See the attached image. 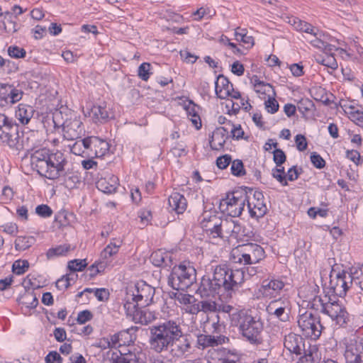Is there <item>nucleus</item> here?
<instances>
[{
    "label": "nucleus",
    "instance_id": "obj_1",
    "mask_svg": "<svg viewBox=\"0 0 363 363\" xmlns=\"http://www.w3.org/2000/svg\"><path fill=\"white\" fill-rule=\"evenodd\" d=\"M245 274L241 270H231L227 264L216 267L213 278L203 277L196 294L202 298L196 304L197 311L206 313L217 312L218 303L212 298L216 294L226 293L231 296L244 282Z\"/></svg>",
    "mask_w": 363,
    "mask_h": 363
},
{
    "label": "nucleus",
    "instance_id": "obj_2",
    "mask_svg": "<svg viewBox=\"0 0 363 363\" xmlns=\"http://www.w3.org/2000/svg\"><path fill=\"white\" fill-rule=\"evenodd\" d=\"M150 349L161 353L168 352L176 358L186 357L191 354V342L189 335L184 333L179 319L165 320L150 327Z\"/></svg>",
    "mask_w": 363,
    "mask_h": 363
},
{
    "label": "nucleus",
    "instance_id": "obj_3",
    "mask_svg": "<svg viewBox=\"0 0 363 363\" xmlns=\"http://www.w3.org/2000/svg\"><path fill=\"white\" fill-rule=\"evenodd\" d=\"M67 160L65 155L60 151L50 153L48 149L36 150L31 155V164L42 177L55 179L60 177L64 171Z\"/></svg>",
    "mask_w": 363,
    "mask_h": 363
},
{
    "label": "nucleus",
    "instance_id": "obj_4",
    "mask_svg": "<svg viewBox=\"0 0 363 363\" xmlns=\"http://www.w3.org/2000/svg\"><path fill=\"white\" fill-rule=\"evenodd\" d=\"M231 325L237 327L242 337L253 345L262 342L264 323L258 316H253L244 310L231 314Z\"/></svg>",
    "mask_w": 363,
    "mask_h": 363
},
{
    "label": "nucleus",
    "instance_id": "obj_5",
    "mask_svg": "<svg viewBox=\"0 0 363 363\" xmlns=\"http://www.w3.org/2000/svg\"><path fill=\"white\" fill-rule=\"evenodd\" d=\"M196 272L190 264L182 263L174 266L168 279V284L174 289L184 291L196 279Z\"/></svg>",
    "mask_w": 363,
    "mask_h": 363
},
{
    "label": "nucleus",
    "instance_id": "obj_6",
    "mask_svg": "<svg viewBox=\"0 0 363 363\" xmlns=\"http://www.w3.org/2000/svg\"><path fill=\"white\" fill-rule=\"evenodd\" d=\"M284 345L291 353L300 355L298 363H313L315 356H317L315 346L309 345L306 349L303 337L295 333H289L285 336Z\"/></svg>",
    "mask_w": 363,
    "mask_h": 363
},
{
    "label": "nucleus",
    "instance_id": "obj_7",
    "mask_svg": "<svg viewBox=\"0 0 363 363\" xmlns=\"http://www.w3.org/2000/svg\"><path fill=\"white\" fill-rule=\"evenodd\" d=\"M247 201V192L245 189L235 190L228 193L220 203V208L230 217H238L242 214Z\"/></svg>",
    "mask_w": 363,
    "mask_h": 363
},
{
    "label": "nucleus",
    "instance_id": "obj_8",
    "mask_svg": "<svg viewBox=\"0 0 363 363\" xmlns=\"http://www.w3.org/2000/svg\"><path fill=\"white\" fill-rule=\"evenodd\" d=\"M317 301L320 303L319 310L322 313L328 315L341 327H345L347 325L350 321V315L345 306L335 301L323 303L320 297L314 299V301Z\"/></svg>",
    "mask_w": 363,
    "mask_h": 363
},
{
    "label": "nucleus",
    "instance_id": "obj_9",
    "mask_svg": "<svg viewBox=\"0 0 363 363\" xmlns=\"http://www.w3.org/2000/svg\"><path fill=\"white\" fill-rule=\"evenodd\" d=\"M298 325L304 335L313 340H316L320 336L323 328L320 317L314 315L309 311L299 315Z\"/></svg>",
    "mask_w": 363,
    "mask_h": 363
},
{
    "label": "nucleus",
    "instance_id": "obj_10",
    "mask_svg": "<svg viewBox=\"0 0 363 363\" xmlns=\"http://www.w3.org/2000/svg\"><path fill=\"white\" fill-rule=\"evenodd\" d=\"M121 244L122 240L113 239L110 244L104 249L101 252L99 261L96 262L89 268L90 277H95L97 274L104 272L105 269L110 265L111 262L110 258L118 252Z\"/></svg>",
    "mask_w": 363,
    "mask_h": 363
},
{
    "label": "nucleus",
    "instance_id": "obj_11",
    "mask_svg": "<svg viewBox=\"0 0 363 363\" xmlns=\"http://www.w3.org/2000/svg\"><path fill=\"white\" fill-rule=\"evenodd\" d=\"M266 311L271 317L281 322H287L291 312V301L286 296L272 300L267 306Z\"/></svg>",
    "mask_w": 363,
    "mask_h": 363
},
{
    "label": "nucleus",
    "instance_id": "obj_12",
    "mask_svg": "<svg viewBox=\"0 0 363 363\" xmlns=\"http://www.w3.org/2000/svg\"><path fill=\"white\" fill-rule=\"evenodd\" d=\"M334 272L335 269H333L329 284L330 289L335 295L343 297L352 284V277L345 270L337 272L335 277Z\"/></svg>",
    "mask_w": 363,
    "mask_h": 363
},
{
    "label": "nucleus",
    "instance_id": "obj_13",
    "mask_svg": "<svg viewBox=\"0 0 363 363\" xmlns=\"http://www.w3.org/2000/svg\"><path fill=\"white\" fill-rule=\"evenodd\" d=\"M155 292L154 287L141 281L135 285L132 294V299L138 306L145 308L152 302Z\"/></svg>",
    "mask_w": 363,
    "mask_h": 363
},
{
    "label": "nucleus",
    "instance_id": "obj_14",
    "mask_svg": "<svg viewBox=\"0 0 363 363\" xmlns=\"http://www.w3.org/2000/svg\"><path fill=\"white\" fill-rule=\"evenodd\" d=\"M344 356L346 363H363V339L350 338L346 343Z\"/></svg>",
    "mask_w": 363,
    "mask_h": 363
},
{
    "label": "nucleus",
    "instance_id": "obj_15",
    "mask_svg": "<svg viewBox=\"0 0 363 363\" xmlns=\"http://www.w3.org/2000/svg\"><path fill=\"white\" fill-rule=\"evenodd\" d=\"M250 194H252V198L250 199L247 194V206L250 216L256 218L264 216L267 211V208L264 202L263 194L258 191L252 193V190H250Z\"/></svg>",
    "mask_w": 363,
    "mask_h": 363
},
{
    "label": "nucleus",
    "instance_id": "obj_16",
    "mask_svg": "<svg viewBox=\"0 0 363 363\" xmlns=\"http://www.w3.org/2000/svg\"><path fill=\"white\" fill-rule=\"evenodd\" d=\"M23 96V91L8 84H0V102L4 104H13L19 101Z\"/></svg>",
    "mask_w": 363,
    "mask_h": 363
},
{
    "label": "nucleus",
    "instance_id": "obj_17",
    "mask_svg": "<svg viewBox=\"0 0 363 363\" xmlns=\"http://www.w3.org/2000/svg\"><path fill=\"white\" fill-rule=\"evenodd\" d=\"M284 286V281L279 279H264L259 289V291L265 298H272L277 296Z\"/></svg>",
    "mask_w": 363,
    "mask_h": 363
},
{
    "label": "nucleus",
    "instance_id": "obj_18",
    "mask_svg": "<svg viewBox=\"0 0 363 363\" xmlns=\"http://www.w3.org/2000/svg\"><path fill=\"white\" fill-rule=\"evenodd\" d=\"M63 136L66 140H74L81 138L83 132L82 123L76 116L70 119L62 128Z\"/></svg>",
    "mask_w": 363,
    "mask_h": 363
},
{
    "label": "nucleus",
    "instance_id": "obj_19",
    "mask_svg": "<svg viewBox=\"0 0 363 363\" xmlns=\"http://www.w3.org/2000/svg\"><path fill=\"white\" fill-rule=\"evenodd\" d=\"M132 304L129 302H126L124 304L125 309L127 310V314L133 316V319L142 324L147 325L156 319L155 312L150 311L149 309L138 310L135 309L133 311H130Z\"/></svg>",
    "mask_w": 363,
    "mask_h": 363
},
{
    "label": "nucleus",
    "instance_id": "obj_20",
    "mask_svg": "<svg viewBox=\"0 0 363 363\" xmlns=\"http://www.w3.org/2000/svg\"><path fill=\"white\" fill-rule=\"evenodd\" d=\"M220 221V218L215 214L208 216L203 215V220L201 222V228L210 238H218Z\"/></svg>",
    "mask_w": 363,
    "mask_h": 363
},
{
    "label": "nucleus",
    "instance_id": "obj_21",
    "mask_svg": "<svg viewBox=\"0 0 363 363\" xmlns=\"http://www.w3.org/2000/svg\"><path fill=\"white\" fill-rule=\"evenodd\" d=\"M227 127L216 128L209 138L211 148L215 150L223 149L226 140L228 138Z\"/></svg>",
    "mask_w": 363,
    "mask_h": 363
},
{
    "label": "nucleus",
    "instance_id": "obj_22",
    "mask_svg": "<svg viewBox=\"0 0 363 363\" xmlns=\"http://www.w3.org/2000/svg\"><path fill=\"white\" fill-rule=\"evenodd\" d=\"M168 203L169 210L177 214L183 213L187 207L186 199L178 192H174L169 196Z\"/></svg>",
    "mask_w": 363,
    "mask_h": 363
},
{
    "label": "nucleus",
    "instance_id": "obj_23",
    "mask_svg": "<svg viewBox=\"0 0 363 363\" xmlns=\"http://www.w3.org/2000/svg\"><path fill=\"white\" fill-rule=\"evenodd\" d=\"M244 250L243 252L247 253L248 259L252 264L259 262L264 257V249L256 243L249 242L242 245Z\"/></svg>",
    "mask_w": 363,
    "mask_h": 363
},
{
    "label": "nucleus",
    "instance_id": "obj_24",
    "mask_svg": "<svg viewBox=\"0 0 363 363\" xmlns=\"http://www.w3.org/2000/svg\"><path fill=\"white\" fill-rule=\"evenodd\" d=\"M97 189L105 193L112 194L116 191L118 186V179L114 175L101 178L96 182Z\"/></svg>",
    "mask_w": 363,
    "mask_h": 363
},
{
    "label": "nucleus",
    "instance_id": "obj_25",
    "mask_svg": "<svg viewBox=\"0 0 363 363\" xmlns=\"http://www.w3.org/2000/svg\"><path fill=\"white\" fill-rule=\"evenodd\" d=\"M215 89L217 96L219 98L223 99L228 96L230 91H233V84L227 77L220 74L215 83Z\"/></svg>",
    "mask_w": 363,
    "mask_h": 363
},
{
    "label": "nucleus",
    "instance_id": "obj_26",
    "mask_svg": "<svg viewBox=\"0 0 363 363\" xmlns=\"http://www.w3.org/2000/svg\"><path fill=\"white\" fill-rule=\"evenodd\" d=\"M6 138H3L2 143H6L11 148L16 150H21L24 148L23 144V135L21 138L18 132V128H13V131L10 133H7Z\"/></svg>",
    "mask_w": 363,
    "mask_h": 363
},
{
    "label": "nucleus",
    "instance_id": "obj_27",
    "mask_svg": "<svg viewBox=\"0 0 363 363\" xmlns=\"http://www.w3.org/2000/svg\"><path fill=\"white\" fill-rule=\"evenodd\" d=\"M130 340L129 330L120 331L110 337L109 340H107L106 342L108 347H116L122 345H125L128 343Z\"/></svg>",
    "mask_w": 363,
    "mask_h": 363
},
{
    "label": "nucleus",
    "instance_id": "obj_28",
    "mask_svg": "<svg viewBox=\"0 0 363 363\" xmlns=\"http://www.w3.org/2000/svg\"><path fill=\"white\" fill-rule=\"evenodd\" d=\"M150 259L152 264L157 267H170L172 263L171 255L160 250L152 252Z\"/></svg>",
    "mask_w": 363,
    "mask_h": 363
},
{
    "label": "nucleus",
    "instance_id": "obj_29",
    "mask_svg": "<svg viewBox=\"0 0 363 363\" xmlns=\"http://www.w3.org/2000/svg\"><path fill=\"white\" fill-rule=\"evenodd\" d=\"M251 84L253 85L254 90L257 93L263 95L269 94L270 91L275 96V91L273 86L263 81H261L257 75H253L250 79Z\"/></svg>",
    "mask_w": 363,
    "mask_h": 363
},
{
    "label": "nucleus",
    "instance_id": "obj_30",
    "mask_svg": "<svg viewBox=\"0 0 363 363\" xmlns=\"http://www.w3.org/2000/svg\"><path fill=\"white\" fill-rule=\"evenodd\" d=\"M234 219L225 218L221 219L219 223L220 227L218 228V238L220 239H231Z\"/></svg>",
    "mask_w": 363,
    "mask_h": 363
},
{
    "label": "nucleus",
    "instance_id": "obj_31",
    "mask_svg": "<svg viewBox=\"0 0 363 363\" xmlns=\"http://www.w3.org/2000/svg\"><path fill=\"white\" fill-rule=\"evenodd\" d=\"M33 115V107L26 104H21L16 111V117L22 124H28Z\"/></svg>",
    "mask_w": 363,
    "mask_h": 363
},
{
    "label": "nucleus",
    "instance_id": "obj_32",
    "mask_svg": "<svg viewBox=\"0 0 363 363\" xmlns=\"http://www.w3.org/2000/svg\"><path fill=\"white\" fill-rule=\"evenodd\" d=\"M244 250L242 245L233 249L230 253V259L234 263L242 264H252L250 259L247 257V254L242 252Z\"/></svg>",
    "mask_w": 363,
    "mask_h": 363
},
{
    "label": "nucleus",
    "instance_id": "obj_33",
    "mask_svg": "<svg viewBox=\"0 0 363 363\" xmlns=\"http://www.w3.org/2000/svg\"><path fill=\"white\" fill-rule=\"evenodd\" d=\"M82 182V177L78 172H72L64 174L63 183L66 188L73 189L78 188Z\"/></svg>",
    "mask_w": 363,
    "mask_h": 363
},
{
    "label": "nucleus",
    "instance_id": "obj_34",
    "mask_svg": "<svg viewBox=\"0 0 363 363\" xmlns=\"http://www.w3.org/2000/svg\"><path fill=\"white\" fill-rule=\"evenodd\" d=\"M185 108L188 116L191 117L190 120L194 125L196 129H199L201 127V122L198 113L199 106L190 101L189 104L186 106Z\"/></svg>",
    "mask_w": 363,
    "mask_h": 363
},
{
    "label": "nucleus",
    "instance_id": "obj_35",
    "mask_svg": "<svg viewBox=\"0 0 363 363\" xmlns=\"http://www.w3.org/2000/svg\"><path fill=\"white\" fill-rule=\"evenodd\" d=\"M72 116V113H64L62 110H55L52 113L55 128H64Z\"/></svg>",
    "mask_w": 363,
    "mask_h": 363
},
{
    "label": "nucleus",
    "instance_id": "obj_36",
    "mask_svg": "<svg viewBox=\"0 0 363 363\" xmlns=\"http://www.w3.org/2000/svg\"><path fill=\"white\" fill-rule=\"evenodd\" d=\"M35 242L33 236H19L15 240V248L18 251H23L30 247Z\"/></svg>",
    "mask_w": 363,
    "mask_h": 363
},
{
    "label": "nucleus",
    "instance_id": "obj_37",
    "mask_svg": "<svg viewBox=\"0 0 363 363\" xmlns=\"http://www.w3.org/2000/svg\"><path fill=\"white\" fill-rule=\"evenodd\" d=\"M0 121L2 122V125H0V140L6 138L7 133H11L13 128H18L16 124L12 123L9 118L4 115L0 116Z\"/></svg>",
    "mask_w": 363,
    "mask_h": 363
},
{
    "label": "nucleus",
    "instance_id": "obj_38",
    "mask_svg": "<svg viewBox=\"0 0 363 363\" xmlns=\"http://www.w3.org/2000/svg\"><path fill=\"white\" fill-rule=\"evenodd\" d=\"M69 250V245H60L55 247L50 248L46 253V257L48 259H51L59 256H65Z\"/></svg>",
    "mask_w": 363,
    "mask_h": 363
},
{
    "label": "nucleus",
    "instance_id": "obj_39",
    "mask_svg": "<svg viewBox=\"0 0 363 363\" xmlns=\"http://www.w3.org/2000/svg\"><path fill=\"white\" fill-rule=\"evenodd\" d=\"M94 151L96 157H101L105 155L109 150L110 145L108 143L98 137L94 139Z\"/></svg>",
    "mask_w": 363,
    "mask_h": 363
},
{
    "label": "nucleus",
    "instance_id": "obj_40",
    "mask_svg": "<svg viewBox=\"0 0 363 363\" xmlns=\"http://www.w3.org/2000/svg\"><path fill=\"white\" fill-rule=\"evenodd\" d=\"M316 62L320 65L328 67L332 69H336L338 67L337 62L333 55H323L316 57Z\"/></svg>",
    "mask_w": 363,
    "mask_h": 363
},
{
    "label": "nucleus",
    "instance_id": "obj_41",
    "mask_svg": "<svg viewBox=\"0 0 363 363\" xmlns=\"http://www.w3.org/2000/svg\"><path fill=\"white\" fill-rule=\"evenodd\" d=\"M292 25L294 27V28L298 31L310 33L313 35L314 36L316 35V33L314 32V27L311 24L306 21H301L298 18L294 19Z\"/></svg>",
    "mask_w": 363,
    "mask_h": 363
},
{
    "label": "nucleus",
    "instance_id": "obj_42",
    "mask_svg": "<svg viewBox=\"0 0 363 363\" xmlns=\"http://www.w3.org/2000/svg\"><path fill=\"white\" fill-rule=\"evenodd\" d=\"M197 343L199 346L205 348L218 345V340L214 336L201 334L197 337Z\"/></svg>",
    "mask_w": 363,
    "mask_h": 363
},
{
    "label": "nucleus",
    "instance_id": "obj_43",
    "mask_svg": "<svg viewBox=\"0 0 363 363\" xmlns=\"http://www.w3.org/2000/svg\"><path fill=\"white\" fill-rule=\"evenodd\" d=\"M233 228L231 239L242 240L247 236L246 229L241 225L238 220L234 219Z\"/></svg>",
    "mask_w": 363,
    "mask_h": 363
},
{
    "label": "nucleus",
    "instance_id": "obj_44",
    "mask_svg": "<svg viewBox=\"0 0 363 363\" xmlns=\"http://www.w3.org/2000/svg\"><path fill=\"white\" fill-rule=\"evenodd\" d=\"M92 112L95 118L100 123L105 122L109 117L108 110L106 106H94Z\"/></svg>",
    "mask_w": 363,
    "mask_h": 363
},
{
    "label": "nucleus",
    "instance_id": "obj_45",
    "mask_svg": "<svg viewBox=\"0 0 363 363\" xmlns=\"http://www.w3.org/2000/svg\"><path fill=\"white\" fill-rule=\"evenodd\" d=\"M235 39L245 44L247 48H252L254 45V38L251 35H248L245 30H242L240 33L235 30Z\"/></svg>",
    "mask_w": 363,
    "mask_h": 363
},
{
    "label": "nucleus",
    "instance_id": "obj_46",
    "mask_svg": "<svg viewBox=\"0 0 363 363\" xmlns=\"http://www.w3.org/2000/svg\"><path fill=\"white\" fill-rule=\"evenodd\" d=\"M29 268V262L27 260L18 259L15 261L12 265V271L17 275L24 274Z\"/></svg>",
    "mask_w": 363,
    "mask_h": 363
},
{
    "label": "nucleus",
    "instance_id": "obj_47",
    "mask_svg": "<svg viewBox=\"0 0 363 363\" xmlns=\"http://www.w3.org/2000/svg\"><path fill=\"white\" fill-rule=\"evenodd\" d=\"M231 173L236 177H241L245 174L243 163L240 160H235L231 164Z\"/></svg>",
    "mask_w": 363,
    "mask_h": 363
},
{
    "label": "nucleus",
    "instance_id": "obj_48",
    "mask_svg": "<svg viewBox=\"0 0 363 363\" xmlns=\"http://www.w3.org/2000/svg\"><path fill=\"white\" fill-rule=\"evenodd\" d=\"M150 64L148 62L142 63L138 70V77L143 81H147L150 78Z\"/></svg>",
    "mask_w": 363,
    "mask_h": 363
},
{
    "label": "nucleus",
    "instance_id": "obj_49",
    "mask_svg": "<svg viewBox=\"0 0 363 363\" xmlns=\"http://www.w3.org/2000/svg\"><path fill=\"white\" fill-rule=\"evenodd\" d=\"M86 266V263L85 259H74L68 262V268L73 272L82 271Z\"/></svg>",
    "mask_w": 363,
    "mask_h": 363
},
{
    "label": "nucleus",
    "instance_id": "obj_50",
    "mask_svg": "<svg viewBox=\"0 0 363 363\" xmlns=\"http://www.w3.org/2000/svg\"><path fill=\"white\" fill-rule=\"evenodd\" d=\"M272 176L275 178L279 182H280L283 186H286L288 184L286 179V174L284 172V168H275L272 170Z\"/></svg>",
    "mask_w": 363,
    "mask_h": 363
},
{
    "label": "nucleus",
    "instance_id": "obj_51",
    "mask_svg": "<svg viewBox=\"0 0 363 363\" xmlns=\"http://www.w3.org/2000/svg\"><path fill=\"white\" fill-rule=\"evenodd\" d=\"M26 50L18 46H10L8 48V54L13 58H23L26 56Z\"/></svg>",
    "mask_w": 363,
    "mask_h": 363
},
{
    "label": "nucleus",
    "instance_id": "obj_52",
    "mask_svg": "<svg viewBox=\"0 0 363 363\" xmlns=\"http://www.w3.org/2000/svg\"><path fill=\"white\" fill-rule=\"evenodd\" d=\"M23 303L26 305L28 308H35L38 304V301L36 296L32 293H27L23 296Z\"/></svg>",
    "mask_w": 363,
    "mask_h": 363
},
{
    "label": "nucleus",
    "instance_id": "obj_53",
    "mask_svg": "<svg viewBox=\"0 0 363 363\" xmlns=\"http://www.w3.org/2000/svg\"><path fill=\"white\" fill-rule=\"evenodd\" d=\"M314 104L310 99H302L299 101L298 105V111L303 114L310 111L313 108Z\"/></svg>",
    "mask_w": 363,
    "mask_h": 363
},
{
    "label": "nucleus",
    "instance_id": "obj_54",
    "mask_svg": "<svg viewBox=\"0 0 363 363\" xmlns=\"http://www.w3.org/2000/svg\"><path fill=\"white\" fill-rule=\"evenodd\" d=\"M269 96V98L267 101H265V108L269 113H274L279 110V104L277 100L274 97Z\"/></svg>",
    "mask_w": 363,
    "mask_h": 363
},
{
    "label": "nucleus",
    "instance_id": "obj_55",
    "mask_svg": "<svg viewBox=\"0 0 363 363\" xmlns=\"http://www.w3.org/2000/svg\"><path fill=\"white\" fill-rule=\"evenodd\" d=\"M35 213L40 217L49 218L52 216V211L48 205L41 204L35 208Z\"/></svg>",
    "mask_w": 363,
    "mask_h": 363
},
{
    "label": "nucleus",
    "instance_id": "obj_56",
    "mask_svg": "<svg viewBox=\"0 0 363 363\" xmlns=\"http://www.w3.org/2000/svg\"><path fill=\"white\" fill-rule=\"evenodd\" d=\"M273 160L277 167H280L286 161V155L281 149H276L273 152Z\"/></svg>",
    "mask_w": 363,
    "mask_h": 363
},
{
    "label": "nucleus",
    "instance_id": "obj_57",
    "mask_svg": "<svg viewBox=\"0 0 363 363\" xmlns=\"http://www.w3.org/2000/svg\"><path fill=\"white\" fill-rule=\"evenodd\" d=\"M231 270H234L233 269L230 268ZM235 270H241L245 274L244 281L248 278H250L255 275H256L258 273L262 272V269L259 267H248L246 268V271L244 268L242 269H235Z\"/></svg>",
    "mask_w": 363,
    "mask_h": 363
},
{
    "label": "nucleus",
    "instance_id": "obj_58",
    "mask_svg": "<svg viewBox=\"0 0 363 363\" xmlns=\"http://www.w3.org/2000/svg\"><path fill=\"white\" fill-rule=\"evenodd\" d=\"M311 161L312 164L318 169H322L325 165V162L323 159V157L317 154L316 152H313L311 155Z\"/></svg>",
    "mask_w": 363,
    "mask_h": 363
},
{
    "label": "nucleus",
    "instance_id": "obj_59",
    "mask_svg": "<svg viewBox=\"0 0 363 363\" xmlns=\"http://www.w3.org/2000/svg\"><path fill=\"white\" fill-rule=\"evenodd\" d=\"M295 142L296 144V147L299 151L303 152L307 149L308 143L304 135L301 134L296 135Z\"/></svg>",
    "mask_w": 363,
    "mask_h": 363
},
{
    "label": "nucleus",
    "instance_id": "obj_60",
    "mask_svg": "<svg viewBox=\"0 0 363 363\" xmlns=\"http://www.w3.org/2000/svg\"><path fill=\"white\" fill-rule=\"evenodd\" d=\"M45 363H62V358L55 351L50 352L45 358Z\"/></svg>",
    "mask_w": 363,
    "mask_h": 363
},
{
    "label": "nucleus",
    "instance_id": "obj_61",
    "mask_svg": "<svg viewBox=\"0 0 363 363\" xmlns=\"http://www.w3.org/2000/svg\"><path fill=\"white\" fill-rule=\"evenodd\" d=\"M230 162L231 157L228 155L220 156L216 160L217 167L220 169H225Z\"/></svg>",
    "mask_w": 363,
    "mask_h": 363
},
{
    "label": "nucleus",
    "instance_id": "obj_62",
    "mask_svg": "<svg viewBox=\"0 0 363 363\" xmlns=\"http://www.w3.org/2000/svg\"><path fill=\"white\" fill-rule=\"evenodd\" d=\"M92 317V313L89 311H82L78 313L77 321L79 324H84L90 320Z\"/></svg>",
    "mask_w": 363,
    "mask_h": 363
},
{
    "label": "nucleus",
    "instance_id": "obj_63",
    "mask_svg": "<svg viewBox=\"0 0 363 363\" xmlns=\"http://www.w3.org/2000/svg\"><path fill=\"white\" fill-rule=\"evenodd\" d=\"M94 295L100 301H107L109 298L108 291L104 288L96 289L94 291Z\"/></svg>",
    "mask_w": 363,
    "mask_h": 363
},
{
    "label": "nucleus",
    "instance_id": "obj_64",
    "mask_svg": "<svg viewBox=\"0 0 363 363\" xmlns=\"http://www.w3.org/2000/svg\"><path fill=\"white\" fill-rule=\"evenodd\" d=\"M71 284L69 282V278L65 275L62 276L60 279H57L55 286L60 290L67 289Z\"/></svg>",
    "mask_w": 363,
    "mask_h": 363
}]
</instances>
